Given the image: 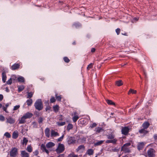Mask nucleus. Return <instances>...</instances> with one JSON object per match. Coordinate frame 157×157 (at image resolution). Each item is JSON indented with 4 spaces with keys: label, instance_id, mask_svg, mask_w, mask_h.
I'll list each match as a JSON object with an SVG mask.
<instances>
[{
    "label": "nucleus",
    "instance_id": "nucleus-40",
    "mask_svg": "<svg viewBox=\"0 0 157 157\" xmlns=\"http://www.w3.org/2000/svg\"><path fill=\"white\" fill-rule=\"evenodd\" d=\"M67 157H78L77 155H75L74 153L69 154Z\"/></svg>",
    "mask_w": 157,
    "mask_h": 157
},
{
    "label": "nucleus",
    "instance_id": "nucleus-18",
    "mask_svg": "<svg viewBox=\"0 0 157 157\" xmlns=\"http://www.w3.org/2000/svg\"><path fill=\"white\" fill-rule=\"evenodd\" d=\"M2 81L4 83H5L6 82L7 78L6 74L5 72H3L2 73Z\"/></svg>",
    "mask_w": 157,
    "mask_h": 157
},
{
    "label": "nucleus",
    "instance_id": "nucleus-37",
    "mask_svg": "<svg viewBox=\"0 0 157 157\" xmlns=\"http://www.w3.org/2000/svg\"><path fill=\"white\" fill-rule=\"evenodd\" d=\"M123 84V82L121 80H118L116 82V85L118 86H120L122 85Z\"/></svg>",
    "mask_w": 157,
    "mask_h": 157
},
{
    "label": "nucleus",
    "instance_id": "nucleus-24",
    "mask_svg": "<svg viewBox=\"0 0 157 157\" xmlns=\"http://www.w3.org/2000/svg\"><path fill=\"white\" fill-rule=\"evenodd\" d=\"M150 124L148 122L144 123L142 124V127L144 129H147L149 126Z\"/></svg>",
    "mask_w": 157,
    "mask_h": 157
},
{
    "label": "nucleus",
    "instance_id": "nucleus-31",
    "mask_svg": "<svg viewBox=\"0 0 157 157\" xmlns=\"http://www.w3.org/2000/svg\"><path fill=\"white\" fill-rule=\"evenodd\" d=\"M26 103L28 106H30L33 103V100L31 99H29L26 101Z\"/></svg>",
    "mask_w": 157,
    "mask_h": 157
},
{
    "label": "nucleus",
    "instance_id": "nucleus-53",
    "mask_svg": "<svg viewBox=\"0 0 157 157\" xmlns=\"http://www.w3.org/2000/svg\"><path fill=\"white\" fill-rule=\"evenodd\" d=\"M116 32L117 35H119L120 32V29L119 28H117L116 30Z\"/></svg>",
    "mask_w": 157,
    "mask_h": 157
},
{
    "label": "nucleus",
    "instance_id": "nucleus-25",
    "mask_svg": "<svg viewBox=\"0 0 157 157\" xmlns=\"http://www.w3.org/2000/svg\"><path fill=\"white\" fill-rule=\"evenodd\" d=\"M107 138L109 139H114L115 136L113 134H109L106 135Z\"/></svg>",
    "mask_w": 157,
    "mask_h": 157
},
{
    "label": "nucleus",
    "instance_id": "nucleus-44",
    "mask_svg": "<svg viewBox=\"0 0 157 157\" xmlns=\"http://www.w3.org/2000/svg\"><path fill=\"white\" fill-rule=\"evenodd\" d=\"M12 80L15 81L17 79V77L15 75H12L10 78Z\"/></svg>",
    "mask_w": 157,
    "mask_h": 157
},
{
    "label": "nucleus",
    "instance_id": "nucleus-59",
    "mask_svg": "<svg viewBox=\"0 0 157 157\" xmlns=\"http://www.w3.org/2000/svg\"><path fill=\"white\" fill-rule=\"evenodd\" d=\"M64 154H62L59 155L58 157H64Z\"/></svg>",
    "mask_w": 157,
    "mask_h": 157
},
{
    "label": "nucleus",
    "instance_id": "nucleus-47",
    "mask_svg": "<svg viewBox=\"0 0 157 157\" xmlns=\"http://www.w3.org/2000/svg\"><path fill=\"white\" fill-rule=\"evenodd\" d=\"M4 136L8 138H10L11 137V135L8 132H6L4 134Z\"/></svg>",
    "mask_w": 157,
    "mask_h": 157
},
{
    "label": "nucleus",
    "instance_id": "nucleus-3",
    "mask_svg": "<svg viewBox=\"0 0 157 157\" xmlns=\"http://www.w3.org/2000/svg\"><path fill=\"white\" fill-rule=\"evenodd\" d=\"M64 150V145L62 144H59L56 150V151L57 153H60L63 152Z\"/></svg>",
    "mask_w": 157,
    "mask_h": 157
},
{
    "label": "nucleus",
    "instance_id": "nucleus-56",
    "mask_svg": "<svg viewBox=\"0 0 157 157\" xmlns=\"http://www.w3.org/2000/svg\"><path fill=\"white\" fill-rule=\"evenodd\" d=\"M97 125V124L95 123H93L92 125L90 126V127L91 128H92L95 126H96Z\"/></svg>",
    "mask_w": 157,
    "mask_h": 157
},
{
    "label": "nucleus",
    "instance_id": "nucleus-9",
    "mask_svg": "<svg viewBox=\"0 0 157 157\" xmlns=\"http://www.w3.org/2000/svg\"><path fill=\"white\" fill-rule=\"evenodd\" d=\"M117 141V140L116 138H115L113 139H110L109 140H107L106 141L105 143H111L113 144H116Z\"/></svg>",
    "mask_w": 157,
    "mask_h": 157
},
{
    "label": "nucleus",
    "instance_id": "nucleus-45",
    "mask_svg": "<svg viewBox=\"0 0 157 157\" xmlns=\"http://www.w3.org/2000/svg\"><path fill=\"white\" fill-rule=\"evenodd\" d=\"M28 142V140L25 138H24L23 140V144H25L26 145L27 144Z\"/></svg>",
    "mask_w": 157,
    "mask_h": 157
},
{
    "label": "nucleus",
    "instance_id": "nucleus-61",
    "mask_svg": "<svg viewBox=\"0 0 157 157\" xmlns=\"http://www.w3.org/2000/svg\"><path fill=\"white\" fill-rule=\"evenodd\" d=\"M6 91L7 92H8L10 91V90L9 89L8 87H6Z\"/></svg>",
    "mask_w": 157,
    "mask_h": 157
},
{
    "label": "nucleus",
    "instance_id": "nucleus-20",
    "mask_svg": "<svg viewBox=\"0 0 157 157\" xmlns=\"http://www.w3.org/2000/svg\"><path fill=\"white\" fill-rule=\"evenodd\" d=\"M49 131V129L48 128H46L45 130V135L48 138H49L50 136Z\"/></svg>",
    "mask_w": 157,
    "mask_h": 157
},
{
    "label": "nucleus",
    "instance_id": "nucleus-46",
    "mask_svg": "<svg viewBox=\"0 0 157 157\" xmlns=\"http://www.w3.org/2000/svg\"><path fill=\"white\" fill-rule=\"evenodd\" d=\"M63 60L65 62L67 63H69L70 61L69 59L67 57H64L63 58Z\"/></svg>",
    "mask_w": 157,
    "mask_h": 157
},
{
    "label": "nucleus",
    "instance_id": "nucleus-14",
    "mask_svg": "<svg viewBox=\"0 0 157 157\" xmlns=\"http://www.w3.org/2000/svg\"><path fill=\"white\" fill-rule=\"evenodd\" d=\"M55 145V144L52 142H49L46 144V147L47 148H50L54 147Z\"/></svg>",
    "mask_w": 157,
    "mask_h": 157
},
{
    "label": "nucleus",
    "instance_id": "nucleus-10",
    "mask_svg": "<svg viewBox=\"0 0 157 157\" xmlns=\"http://www.w3.org/2000/svg\"><path fill=\"white\" fill-rule=\"evenodd\" d=\"M75 140L74 138L72 137H70L68 138V143L69 144H74L75 143Z\"/></svg>",
    "mask_w": 157,
    "mask_h": 157
},
{
    "label": "nucleus",
    "instance_id": "nucleus-49",
    "mask_svg": "<svg viewBox=\"0 0 157 157\" xmlns=\"http://www.w3.org/2000/svg\"><path fill=\"white\" fill-rule=\"evenodd\" d=\"M12 80L10 78L7 82L6 84L8 85H11L12 83Z\"/></svg>",
    "mask_w": 157,
    "mask_h": 157
},
{
    "label": "nucleus",
    "instance_id": "nucleus-26",
    "mask_svg": "<svg viewBox=\"0 0 157 157\" xmlns=\"http://www.w3.org/2000/svg\"><path fill=\"white\" fill-rule=\"evenodd\" d=\"M17 79L19 82H24L25 81L24 78L22 76H20L17 78Z\"/></svg>",
    "mask_w": 157,
    "mask_h": 157
},
{
    "label": "nucleus",
    "instance_id": "nucleus-38",
    "mask_svg": "<svg viewBox=\"0 0 157 157\" xmlns=\"http://www.w3.org/2000/svg\"><path fill=\"white\" fill-rule=\"evenodd\" d=\"M107 103L109 105H115V103L112 101L109 100H107L106 101Z\"/></svg>",
    "mask_w": 157,
    "mask_h": 157
},
{
    "label": "nucleus",
    "instance_id": "nucleus-55",
    "mask_svg": "<svg viewBox=\"0 0 157 157\" xmlns=\"http://www.w3.org/2000/svg\"><path fill=\"white\" fill-rule=\"evenodd\" d=\"M43 121V119L42 117H40L38 119V122L39 123H41Z\"/></svg>",
    "mask_w": 157,
    "mask_h": 157
},
{
    "label": "nucleus",
    "instance_id": "nucleus-43",
    "mask_svg": "<svg viewBox=\"0 0 157 157\" xmlns=\"http://www.w3.org/2000/svg\"><path fill=\"white\" fill-rule=\"evenodd\" d=\"M56 101V100L54 97H51V98L50 99V101L51 103H54Z\"/></svg>",
    "mask_w": 157,
    "mask_h": 157
},
{
    "label": "nucleus",
    "instance_id": "nucleus-63",
    "mask_svg": "<svg viewBox=\"0 0 157 157\" xmlns=\"http://www.w3.org/2000/svg\"><path fill=\"white\" fill-rule=\"evenodd\" d=\"M9 103H7L5 105V107L6 108H7L8 106H9Z\"/></svg>",
    "mask_w": 157,
    "mask_h": 157
},
{
    "label": "nucleus",
    "instance_id": "nucleus-58",
    "mask_svg": "<svg viewBox=\"0 0 157 157\" xmlns=\"http://www.w3.org/2000/svg\"><path fill=\"white\" fill-rule=\"evenodd\" d=\"M3 98V96L2 95L0 94V101H1L2 100Z\"/></svg>",
    "mask_w": 157,
    "mask_h": 157
},
{
    "label": "nucleus",
    "instance_id": "nucleus-51",
    "mask_svg": "<svg viewBox=\"0 0 157 157\" xmlns=\"http://www.w3.org/2000/svg\"><path fill=\"white\" fill-rule=\"evenodd\" d=\"M20 107V106L19 105H17L15 106L14 107L13 110H17V109H18Z\"/></svg>",
    "mask_w": 157,
    "mask_h": 157
},
{
    "label": "nucleus",
    "instance_id": "nucleus-64",
    "mask_svg": "<svg viewBox=\"0 0 157 157\" xmlns=\"http://www.w3.org/2000/svg\"><path fill=\"white\" fill-rule=\"evenodd\" d=\"M2 107V104L0 103V108H1Z\"/></svg>",
    "mask_w": 157,
    "mask_h": 157
},
{
    "label": "nucleus",
    "instance_id": "nucleus-52",
    "mask_svg": "<svg viewBox=\"0 0 157 157\" xmlns=\"http://www.w3.org/2000/svg\"><path fill=\"white\" fill-rule=\"evenodd\" d=\"M73 25L77 27L78 26H80L81 24L79 23H75Z\"/></svg>",
    "mask_w": 157,
    "mask_h": 157
},
{
    "label": "nucleus",
    "instance_id": "nucleus-32",
    "mask_svg": "<svg viewBox=\"0 0 157 157\" xmlns=\"http://www.w3.org/2000/svg\"><path fill=\"white\" fill-rule=\"evenodd\" d=\"M104 140L99 141L96 143H94V145L95 146H99L103 144Z\"/></svg>",
    "mask_w": 157,
    "mask_h": 157
},
{
    "label": "nucleus",
    "instance_id": "nucleus-48",
    "mask_svg": "<svg viewBox=\"0 0 157 157\" xmlns=\"http://www.w3.org/2000/svg\"><path fill=\"white\" fill-rule=\"evenodd\" d=\"M93 67V64L92 63H91L87 67V69L88 70H89L90 69L92 68Z\"/></svg>",
    "mask_w": 157,
    "mask_h": 157
},
{
    "label": "nucleus",
    "instance_id": "nucleus-13",
    "mask_svg": "<svg viewBox=\"0 0 157 157\" xmlns=\"http://www.w3.org/2000/svg\"><path fill=\"white\" fill-rule=\"evenodd\" d=\"M20 66V65L19 64L15 63L12 66L11 69L13 70H15L18 69L19 68Z\"/></svg>",
    "mask_w": 157,
    "mask_h": 157
},
{
    "label": "nucleus",
    "instance_id": "nucleus-22",
    "mask_svg": "<svg viewBox=\"0 0 157 157\" xmlns=\"http://www.w3.org/2000/svg\"><path fill=\"white\" fill-rule=\"evenodd\" d=\"M144 146V144L143 142H141L138 144V148L139 150H141Z\"/></svg>",
    "mask_w": 157,
    "mask_h": 157
},
{
    "label": "nucleus",
    "instance_id": "nucleus-60",
    "mask_svg": "<svg viewBox=\"0 0 157 157\" xmlns=\"http://www.w3.org/2000/svg\"><path fill=\"white\" fill-rule=\"evenodd\" d=\"M95 49L94 48H93L91 49V52H95Z\"/></svg>",
    "mask_w": 157,
    "mask_h": 157
},
{
    "label": "nucleus",
    "instance_id": "nucleus-28",
    "mask_svg": "<svg viewBox=\"0 0 157 157\" xmlns=\"http://www.w3.org/2000/svg\"><path fill=\"white\" fill-rule=\"evenodd\" d=\"M76 113V112L74 113L75 115L72 118V120L74 122H75L79 118V117L78 116L75 115Z\"/></svg>",
    "mask_w": 157,
    "mask_h": 157
},
{
    "label": "nucleus",
    "instance_id": "nucleus-2",
    "mask_svg": "<svg viewBox=\"0 0 157 157\" xmlns=\"http://www.w3.org/2000/svg\"><path fill=\"white\" fill-rule=\"evenodd\" d=\"M131 143H128L124 144L121 147V150L123 151L125 153H129L130 150L128 147L131 145Z\"/></svg>",
    "mask_w": 157,
    "mask_h": 157
},
{
    "label": "nucleus",
    "instance_id": "nucleus-30",
    "mask_svg": "<svg viewBox=\"0 0 157 157\" xmlns=\"http://www.w3.org/2000/svg\"><path fill=\"white\" fill-rule=\"evenodd\" d=\"M85 149V147L83 145H80L77 148V149H76L77 151H78L81 150H84Z\"/></svg>",
    "mask_w": 157,
    "mask_h": 157
},
{
    "label": "nucleus",
    "instance_id": "nucleus-19",
    "mask_svg": "<svg viewBox=\"0 0 157 157\" xmlns=\"http://www.w3.org/2000/svg\"><path fill=\"white\" fill-rule=\"evenodd\" d=\"M95 131L97 133H99L100 132L104 131V130L102 128L100 127H98L95 128Z\"/></svg>",
    "mask_w": 157,
    "mask_h": 157
},
{
    "label": "nucleus",
    "instance_id": "nucleus-29",
    "mask_svg": "<svg viewBox=\"0 0 157 157\" xmlns=\"http://www.w3.org/2000/svg\"><path fill=\"white\" fill-rule=\"evenodd\" d=\"M145 129L144 128L142 129L139 131V132L140 133H142L145 135L148 132V131Z\"/></svg>",
    "mask_w": 157,
    "mask_h": 157
},
{
    "label": "nucleus",
    "instance_id": "nucleus-27",
    "mask_svg": "<svg viewBox=\"0 0 157 157\" xmlns=\"http://www.w3.org/2000/svg\"><path fill=\"white\" fill-rule=\"evenodd\" d=\"M73 126L72 124L69 123L67 126V130L69 131L70 130L72 129L73 128Z\"/></svg>",
    "mask_w": 157,
    "mask_h": 157
},
{
    "label": "nucleus",
    "instance_id": "nucleus-50",
    "mask_svg": "<svg viewBox=\"0 0 157 157\" xmlns=\"http://www.w3.org/2000/svg\"><path fill=\"white\" fill-rule=\"evenodd\" d=\"M33 154L34 155L36 156L39 154V151L38 150H36L33 152Z\"/></svg>",
    "mask_w": 157,
    "mask_h": 157
},
{
    "label": "nucleus",
    "instance_id": "nucleus-6",
    "mask_svg": "<svg viewBox=\"0 0 157 157\" xmlns=\"http://www.w3.org/2000/svg\"><path fill=\"white\" fill-rule=\"evenodd\" d=\"M129 128L127 127H123L121 129V132L123 134L126 135H127L129 132Z\"/></svg>",
    "mask_w": 157,
    "mask_h": 157
},
{
    "label": "nucleus",
    "instance_id": "nucleus-57",
    "mask_svg": "<svg viewBox=\"0 0 157 157\" xmlns=\"http://www.w3.org/2000/svg\"><path fill=\"white\" fill-rule=\"evenodd\" d=\"M2 108L3 110L6 113H7L8 112L7 111V108H6L5 106H2Z\"/></svg>",
    "mask_w": 157,
    "mask_h": 157
},
{
    "label": "nucleus",
    "instance_id": "nucleus-5",
    "mask_svg": "<svg viewBox=\"0 0 157 157\" xmlns=\"http://www.w3.org/2000/svg\"><path fill=\"white\" fill-rule=\"evenodd\" d=\"M155 151L152 148L149 149L147 151V154L149 157H155Z\"/></svg>",
    "mask_w": 157,
    "mask_h": 157
},
{
    "label": "nucleus",
    "instance_id": "nucleus-23",
    "mask_svg": "<svg viewBox=\"0 0 157 157\" xmlns=\"http://www.w3.org/2000/svg\"><path fill=\"white\" fill-rule=\"evenodd\" d=\"M18 136V132L17 131H14L12 135V137L13 139L17 138Z\"/></svg>",
    "mask_w": 157,
    "mask_h": 157
},
{
    "label": "nucleus",
    "instance_id": "nucleus-21",
    "mask_svg": "<svg viewBox=\"0 0 157 157\" xmlns=\"http://www.w3.org/2000/svg\"><path fill=\"white\" fill-rule=\"evenodd\" d=\"M54 111L56 112H57L59 109V107L58 105H56L53 107Z\"/></svg>",
    "mask_w": 157,
    "mask_h": 157
},
{
    "label": "nucleus",
    "instance_id": "nucleus-39",
    "mask_svg": "<svg viewBox=\"0 0 157 157\" xmlns=\"http://www.w3.org/2000/svg\"><path fill=\"white\" fill-rule=\"evenodd\" d=\"M136 93V90H134L133 89H131L129 91L128 93V94H129L131 93H132L133 94H135Z\"/></svg>",
    "mask_w": 157,
    "mask_h": 157
},
{
    "label": "nucleus",
    "instance_id": "nucleus-1",
    "mask_svg": "<svg viewBox=\"0 0 157 157\" xmlns=\"http://www.w3.org/2000/svg\"><path fill=\"white\" fill-rule=\"evenodd\" d=\"M34 106L36 109L40 111L43 108V104L41 99L37 100L34 103Z\"/></svg>",
    "mask_w": 157,
    "mask_h": 157
},
{
    "label": "nucleus",
    "instance_id": "nucleus-34",
    "mask_svg": "<svg viewBox=\"0 0 157 157\" xmlns=\"http://www.w3.org/2000/svg\"><path fill=\"white\" fill-rule=\"evenodd\" d=\"M55 97L56 100L59 101H61L62 96L61 95L58 96L57 94H55Z\"/></svg>",
    "mask_w": 157,
    "mask_h": 157
},
{
    "label": "nucleus",
    "instance_id": "nucleus-33",
    "mask_svg": "<svg viewBox=\"0 0 157 157\" xmlns=\"http://www.w3.org/2000/svg\"><path fill=\"white\" fill-rule=\"evenodd\" d=\"M34 94L33 92H27V98L30 99L33 96V95Z\"/></svg>",
    "mask_w": 157,
    "mask_h": 157
},
{
    "label": "nucleus",
    "instance_id": "nucleus-17",
    "mask_svg": "<svg viewBox=\"0 0 157 157\" xmlns=\"http://www.w3.org/2000/svg\"><path fill=\"white\" fill-rule=\"evenodd\" d=\"M94 150L91 148L89 149H88L86 152V154H88L89 155H93L94 154Z\"/></svg>",
    "mask_w": 157,
    "mask_h": 157
},
{
    "label": "nucleus",
    "instance_id": "nucleus-42",
    "mask_svg": "<svg viewBox=\"0 0 157 157\" xmlns=\"http://www.w3.org/2000/svg\"><path fill=\"white\" fill-rule=\"evenodd\" d=\"M64 137V135H63L61 137H60L56 140L57 142H60L62 141Z\"/></svg>",
    "mask_w": 157,
    "mask_h": 157
},
{
    "label": "nucleus",
    "instance_id": "nucleus-15",
    "mask_svg": "<svg viewBox=\"0 0 157 157\" xmlns=\"http://www.w3.org/2000/svg\"><path fill=\"white\" fill-rule=\"evenodd\" d=\"M33 114L27 112L23 116L25 117L26 119L30 118L33 116Z\"/></svg>",
    "mask_w": 157,
    "mask_h": 157
},
{
    "label": "nucleus",
    "instance_id": "nucleus-8",
    "mask_svg": "<svg viewBox=\"0 0 157 157\" xmlns=\"http://www.w3.org/2000/svg\"><path fill=\"white\" fill-rule=\"evenodd\" d=\"M59 133L55 130L52 129L51 131V136L52 137H54L59 136Z\"/></svg>",
    "mask_w": 157,
    "mask_h": 157
},
{
    "label": "nucleus",
    "instance_id": "nucleus-62",
    "mask_svg": "<svg viewBox=\"0 0 157 157\" xmlns=\"http://www.w3.org/2000/svg\"><path fill=\"white\" fill-rule=\"evenodd\" d=\"M154 137L155 140H157V134H155L154 136Z\"/></svg>",
    "mask_w": 157,
    "mask_h": 157
},
{
    "label": "nucleus",
    "instance_id": "nucleus-16",
    "mask_svg": "<svg viewBox=\"0 0 157 157\" xmlns=\"http://www.w3.org/2000/svg\"><path fill=\"white\" fill-rule=\"evenodd\" d=\"M26 118L24 117H22L20 119H19V124H24L26 122Z\"/></svg>",
    "mask_w": 157,
    "mask_h": 157
},
{
    "label": "nucleus",
    "instance_id": "nucleus-4",
    "mask_svg": "<svg viewBox=\"0 0 157 157\" xmlns=\"http://www.w3.org/2000/svg\"><path fill=\"white\" fill-rule=\"evenodd\" d=\"M10 155L11 157H15L18 154L17 149V148L14 147L10 151Z\"/></svg>",
    "mask_w": 157,
    "mask_h": 157
},
{
    "label": "nucleus",
    "instance_id": "nucleus-11",
    "mask_svg": "<svg viewBox=\"0 0 157 157\" xmlns=\"http://www.w3.org/2000/svg\"><path fill=\"white\" fill-rule=\"evenodd\" d=\"M21 157H29V154L25 151H21Z\"/></svg>",
    "mask_w": 157,
    "mask_h": 157
},
{
    "label": "nucleus",
    "instance_id": "nucleus-35",
    "mask_svg": "<svg viewBox=\"0 0 157 157\" xmlns=\"http://www.w3.org/2000/svg\"><path fill=\"white\" fill-rule=\"evenodd\" d=\"M25 88V87L23 85L18 86V91L19 92L22 91Z\"/></svg>",
    "mask_w": 157,
    "mask_h": 157
},
{
    "label": "nucleus",
    "instance_id": "nucleus-12",
    "mask_svg": "<svg viewBox=\"0 0 157 157\" xmlns=\"http://www.w3.org/2000/svg\"><path fill=\"white\" fill-rule=\"evenodd\" d=\"M41 148L42 151L44 152H45L48 154L49 152L46 149V147L45 145L42 144L41 146Z\"/></svg>",
    "mask_w": 157,
    "mask_h": 157
},
{
    "label": "nucleus",
    "instance_id": "nucleus-7",
    "mask_svg": "<svg viewBox=\"0 0 157 157\" xmlns=\"http://www.w3.org/2000/svg\"><path fill=\"white\" fill-rule=\"evenodd\" d=\"M6 122L10 124H12L14 123L15 120L13 118H11L10 117L6 118Z\"/></svg>",
    "mask_w": 157,
    "mask_h": 157
},
{
    "label": "nucleus",
    "instance_id": "nucleus-36",
    "mask_svg": "<svg viewBox=\"0 0 157 157\" xmlns=\"http://www.w3.org/2000/svg\"><path fill=\"white\" fill-rule=\"evenodd\" d=\"M26 150L29 152H31L33 151L32 147L30 145L28 146Z\"/></svg>",
    "mask_w": 157,
    "mask_h": 157
},
{
    "label": "nucleus",
    "instance_id": "nucleus-41",
    "mask_svg": "<svg viewBox=\"0 0 157 157\" xmlns=\"http://www.w3.org/2000/svg\"><path fill=\"white\" fill-rule=\"evenodd\" d=\"M57 124L59 126H62L64 125L66 123L65 122H58L57 123Z\"/></svg>",
    "mask_w": 157,
    "mask_h": 157
},
{
    "label": "nucleus",
    "instance_id": "nucleus-54",
    "mask_svg": "<svg viewBox=\"0 0 157 157\" xmlns=\"http://www.w3.org/2000/svg\"><path fill=\"white\" fill-rule=\"evenodd\" d=\"M5 120L4 117L2 115H0V120L4 121Z\"/></svg>",
    "mask_w": 157,
    "mask_h": 157
}]
</instances>
